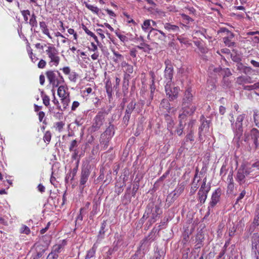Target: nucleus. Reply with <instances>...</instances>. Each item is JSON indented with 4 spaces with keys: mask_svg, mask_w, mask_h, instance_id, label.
Segmentation results:
<instances>
[{
    "mask_svg": "<svg viewBox=\"0 0 259 259\" xmlns=\"http://www.w3.org/2000/svg\"><path fill=\"white\" fill-rule=\"evenodd\" d=\"M259 161L252 164L250 166L241 165L237 170L236 180L242 185L245 182V177L248 176H257L259 174Z\"/></svg>",
    "mask_w": 259,
    "mask_h": 259,
    "instance_id": "obj_1",
    "label": "nucleus"
},
{
    "mask_svg": "<svg viewBox=\"0 0 259 259\" xmlns=\"http://www.w3.org/2000/svg\"><path fill=\"white\" fill-rule=\"evenodd\" d=\"M194 93L191 88H188L185 92L182 102V114H185L186 115H191L196 110L195 104L193 103Z\"/></svg>",
    "mask_w": 259,
    "mask_h": 259,
    "instance_id": "obj_2",
    "label": "nucleus"
},
{
    "mask_svg": "<svg viewBox=\"0 0 259 259\" xmlns=\"http://www.w3.org/2000/svg\"><path fill=\"white\" fill-rule=\"evenodd\" d=\"M47 78L49 83L53 88L59 87L65 82L64 79L60 72L58 70H49L46 72Z\"/></svg>",
    "mask_w": 259,
    "mask_h": 259,
    "instance_id": "obj_3",
    "label": "nucleus"
},
{
    "mask_svg": "<svg viewBox=\"0 0 259 259\" xmlns=\"http://www.w3.org/2000/svg\"><path fill=\"white\" fill-rule=\"evenodd\" d=\"M46 53L50 59V61L49 62L50 66H55L57 67L59 65L60 61L58 50L54 46L51 45L47 47Z\"/></svg>",
    "mask_w": 259,
    "mask_h": 259,
    "instance_id": "obj_4",
    "label": "nucleus"
},
{
    "mask_svg": "<svg viewBox=\"0 0 259 259\" xmlns=\"http://www.w3.org/2000/svg\"><path fill=\"white\" fill-rule=\"evenodd\" d=\"M245 117V114H240L237 116L235 123H232V129L235 134L236 136L238 137V139L240 138L242 134V121L244 120Z\"/></svg>",
    "mask_w": 259,
    "mask_h": 259,
    "instance_id": "obj_5",
    "label": "nucleus"
},
{
    "mask_svg": "<svg viewBox=\"0 0 259 259\" xmlns=\"http://www.w3.org/2000/svg\"><path fill=\"white\" fill-rule=\"evenodd\" d=\"M45 251V247L40 243H35L30 251V259H39Z\"/></svg>",
    "mask_w": 259,
    "mask_h": 259,
    "instance_id": "obj_6",
    "label": "nucleus"
},
{
    "mask_svg": "<svg viewBox=\"0 0 259 259\" xmlns=\"http://www.w3.org/2000/svg\"><path fill=\"white\" fill-rule=\"evenodd\" d=\"M210 190V185H206V178L203 180L202 184L198 191V200L201 203H204L207 198V194Z\"/></svg>",
    "mask_w": 259,
    "mask_h": 259,
    "instance_id": "obj_7",
    "label": "nucleus"
},
{
    "mask_svg": "<svg viewBox=\"0 0 259 259\" xmlns=\"http://www.w3.org/2000/svg\"><path fill=\"white\" fill-rule=\"evenodd\" d=\"M219 33L223 36L224 42L226 46L229 47L234 46L235 43L232 39L234 36L233 33L225 28H221Z\"/></svg>",
    "mask_w": 259,
    "mask_h": 259,
    "instance_id": "obj_8",
    "label": "nucleus"
},
{
    "mask_svg": "<svg viewBox=\"0 0 259 259\" xmlns=\"http://www.w3.org/2000/svg\"><path fill=\"white\" fill-rule=\"evenodd\" d=\"M165 68L164 70V78L166 83H171L173 77L174 68L171 64V62L169 60H166L164 62Z\"/></svg>",
    "mask_w": 259,
    "mask_h": 259,
    "instance_id": "obj_9",
    "label": "nucleus"
},
{
    "mask_svg": "<svg viewBox=\"0 0 259 259\" xmlns=\"http://www.w3.org/2000/svg\"><path fill=\"white\" fill-rule=\"evenodd\" d=\"M258 138L259 131L256 128H253L249 132H245L244 133V141L249 142L250 139L252 140L255 147L258 146Z\"/></svg>",
    "mask_w": 259,
    "mask_h": 259,
    "instance_id": "obj_10",
    "label": "nucleus"
},
{
    "mask_svg": "<svg viewBox=\"0 0 259 259\" xmlns=\"http://www.w3.org/2000/svg\"><path fill=\"white\" fill-rule=\"evenodd\" d=\"M150 210L147 211V215L149 219L148 222L150 223V225H151L152 224L155 223L158 218V215L161 213V211L160 209V208L158 206L156 205L154 207H153L150 212H149Z\"/></svg>",
    "mask_w": 259,
    "mask_h": 259,
    "instance_id": "obj_11",
    "label": "nucleus"
},
{
    "mask_svg": "<svg viewBox=\"0 0 259 259\" xmlns=\"http://www.w3.org/2000/svg\"><path fill=\"white\" fill-rule=\"evenodd\" d=\"M179 90V88L172 86L171 83H166L165 85V92L170 100H174L177 97Z\"/></svg>",
    "mask_w": 259,
    "mask_h": 259,
    "instance_id": "obj_12",
    "label": "nucleus"
},
{
    "mask_svg": "<svg viewBox=\"0 0 259 259\" xmlns=\"http://www.w3.org/2000/svg\"><path fill=\"white\" fill-rule=\"evenodd\" d=\"M105 115L103 112H99L93 120L92 128L94 131L98 130L103 124Z\"/></svg>",
    "mask_w": 259,
    "mask_h": 259,
    "instance_id": "obj_13",
    "label": "nucleus"
},
{
    "mask_svg": "<svg viewBox=\"0 0 259 259\" xmlns=\"http://www.w3.org/2000/svg\"><path fill=\"white\" fill-rule=\"evenodd\" d=\"M148 37H152L154 40H164L166 38V34L162 31L151 29L148 35Z\"/></svg>",
    "mask_w": 259,
    "mask_h": 259,
    "instance_id": "obj_14",
    "label": "nucleus"
},
{
    "mask_svg": "<svg viewBox=\"0 0 259 259\" xmlns=\"http://www.w3.org/2000/svg\"><path fill=\"white\" fill-rule=\"evenodd\" d=\"M150 243L147 238H145L141 241V244L138 250L135 254V256H139V254L141 253L144 255L145 252L148 250Z\"/></svg>",
    "mask_w": 259,
    "mask_h": 259,
    "instance_id": "obj_15",
    "label": "nucleus"
},
{
    "mask_svg": "<svg viewBox=\"0 0 259 259\" xmlns=\"http://www.w3.org/2000/svg\"><path fill=\"white\" fill-rule=\"evenodd\" d=\"M221 192V190L220 188H218L213 192L211 198V201L209 202V206L208 207L209 210H210L211 208H213L220 201Z\"/></svg>",
    "mask_w": 259,
    "mask_h": 259,
    "instance_id": "obj_16",
    "label": "nucleus"
},
{
    "mask_svg": "<svg viewBox=\"0 0 259 259\" xmlns=\"http://www.w3.org/2000/svg\"><path fill=\"white\" fill-rule=\"evenodd\" d=\"M90 175V172L88 169L83 168L82 169L80 179V187L82 189L84 188V185L88 180Z\"/></svg>",
    "mask_w": 259,
    "mask_h": 259,
    "instance_id": "obj_17",
    "label": "nucleus"
},
{
    "mask_svg": "<svg viewBox=\"0 0 259 259\" xmlns=\"http://www.w3.org/2000/svg\"><path fill=\"white\" fill-rule=\"evenodd\" d=\"M251 242L252 251L255 253L256 252H257L259 254V236L254 234L252 237Z\"/></svg>",
    "mask_w": 259,
    "mask_h": 259,
    "instance_id": "obj_18",
    "label": "nucleus"
},
{
    "mask_svg": "<svg viewBox=\"0 0 259 259\" xmlns=\"http://www.w3.org/2000/svg\"><path fill=\"white\" fill-rule=\"evenodd\" d=\"M58 87L57 94L60 99L68 97L69 96V93L68 92L67 87L61 84Z\"/></svg>",
    "mask_w": 259,
    "mask_h": 259,
    "instance_id": "obj_19",
    "label": "nucleus"
},
{
    "mask_svg": "<svg viewBox=\"0 0 259 259\" xmlns=\"http://www.w3.org/2000/svg\"><path fill=\"white\" fill-rule=\"evenodd\" d=\"M114 126L112 125H110L108 126V128H107L104 133L102 135V138L104 136H107L106 138L107 139L106 140V142H108L110 139H111V138L114 135ZM104 142L105 141L103 140V139H101V143Z\"/></svg>",
    "mask_w": 259,
    "mask_h": 259,
    "instance_id": "obj_20",
    "label": "nucleus"
},
{
    "mask_svg": "<svg viewBox=\"0 0 259 259\" xmlns=\"http://www.w3.org/2000/svg\"><path fill=\"white\" fill-rule=\"evenodd\" d=\"M236 83L239 85H243L245 83H251L253 82L252 78L249 76H240L236 78Z\"/></svg>",
    "mask_w": 259,
    "mask_h": 259,
    "instance_id": "obj_21",
    "label": "nucleus"
},
{
    "mask_svg": "<svg viewBox=\"0 0 259 259\" xmlns=\"http://www.w3.org/2000/svg\"><path fill=\"white\" fill-rule=\"evenodd\" d=\"M164 27L169 32L176 33L177 34H178L180 31V28L178 26L172 24L170 23H164Z\"/></svg>",
    "mask_w": 259,
    "mask_h": 259,
    "instance_id": "obj_22",
    "label": "nucleus"
},
{
    "mask_svg": "<svg viewBox=\"0 0 259 259\" xmlns=\"http://www.w3.org/2000/svg\"><path fill=\"white\" fill-rule=\"evenodd\" d=\"M135 106L136 103L133 102H131L128 104L125 110V114L124 116V119L127 120H129L132 112L135 108Z\"/></svg>",
    "mask_w": 259,
    "mask_h": 259,
    "instance_id": "obj_23",
    "label": "nucleus"
},
{
    "mask_svg": "<svg viewBox=\"0 0 259 259\" xmlns=\"http://www.w3.org/2000/svg\"><path fill=\"white\" fill-rule=\"evenodd\" d=\"M186 116L187 115H186L185 114H180L179 115V120H180V122H179L180 128H178L176 131V133L179 136H181L183 134V126H184L183 120H185V119L186 117Z\"/></svg>",
    "mask_w": 259,
    "mask_h": 259,
    "instance_id": "obj_24",
    "label": "nucleus"
},
{
    "mask_svg": "<svg viewBox=\"0 0 259 259\" xmlns=\"http://www.w3.org/2000/svg\"><path fill=\"white\" fill-rule=\"evenodd\" d=\"M200 179H198V173L196 172L194 176L193 181L192 183V186L190 190V194H193L195 193L197 188H198V183Z\"/></svg>",
    "mask_w": 259,
    "mask_h": 259,
    "instance_id": "obj_25",
    "label": "nucleus"
},
{
    "mask_svg": "<svg viewBox=\"0 0 259 259\" xmlns=\"http://www.w3.org/2000/svg\"><path fill=\"white\" fill-rule=\"evenodd\" d=\"M121 66L123 68L124 71L128 75L133 72L134 68L132 65L126 63L125 61H122Z\"/></svg>",
    "mask_w": 259,
    "mask_h": 259,
    "instance_id": "obj_26",
    "label": "nucleus"
},
{
    "mask_svg": "<svg viewBox=\"0 0 259 259\" xmlns=\"http://www.w3.org/2000/svg\"><path fill=\"white\" fill-rule=\"evenodd\" d=\"M84 4L86 8L97 15L99 16L101 13V10L97 6L89 4L87 2H84Z\"/></svg>",
    "mask_w": 259,
    "mask_h": 259,
    "instance_id": "obj_27",
    "label": "nucleus"
},
{
    "mask_svg": "<svg viewBox=\"0 0 259 259\" xmlns=\"http://www.w3.org/2000/svg\"><path fill=\"white\" fill-rule=\"evenodd\" d=\"M142 29L145 32H149L151 29H154L151 27V20H145L142 25Z\"/></svg>",
    "mask_w": 259,
    "mask_h": 259,
    "instance_id": "obj_28",
    "label": "nucleus"
},
{
    "mask_svg": "<svg viewBox=\"0 0 259 259\" xmlns=\"http://www.w3.org/2000/svg\"><path fill=\"white\" fill-rule=\"evenodd\" d=\"M39 26L43 33L47 35L49 38L51 39L52 37L50 34L49 30L47 27L46 22L44 21L40 22Z\"/></svg>",
    "mask_w": 259,
    "mask_h": 259,
    "instance_id": "obj_29",
    "label": "nucleus"
},
{
    "mask_svg": "<svg viewBox=\"0 0 259 259\" xmlns=\"http://www.w3.org/2000/svg\"><path fill=\"white\" fill-rule=\"evenodd\" d=\"M209 129V124L207 121H204L202 122L201 126L199 128V136H201L203 134V132L204 131L205 132L208 131Z\"/></svg>",
    "mask_w": 259,
    "mask_h": 259,
    "instance_id": "obj_30",
    "label": "nucleus"
},
{
    "mask_svg": "<svg viewBox=\"0 0 259 259\" xmlns=\"http://www.w3.org/2000/svg\"><path fill=\"white\" fill-rule=\"evenodd\" d=\"M114 57L112 58L113 61L115 63H117L119 62L122 61L123 60V56L119 54L117 52L112 51Z\"/></svg>",
    "mask_w": 259,
    "mask_h": 259,
    "instance_id": "obj_31",
    "label": "nucleus"
},
{
    "mask_svg": "<svg viewBox=\"0 0 259 259\" xmlns=\"http://www.w3.org/2000/svg\"><path fill=\"white\" fill-rule=\"evenodd\" d=\"M97 248V246L96 245V244H94L93 245V247H92V248H91L88 251L87 254L85 256V258L89 259V258L93 257L95 255Z\"/></svg>",
    "mask_w": 259,
    "mask_h": 259,
    "instance_id": "obj_32",
    "label": "nucleus"
},
{
    "mask_svg": "<svg viewBox=\"0 0 259 259\" xmlns=\"http://www.w3.org/2000/svg\"><path fill=\"white\" fill-rule=\"evenodd\" d=\"M66 241L63 240L61 244H58L54 246L53 249L55 252L59 253L61 252L63 247L65 245Z\"/></svg>",
    "mask_w": 259,
    "mask_h": 259,
    "instance_id": "obj_33",
    "label": "nucleus"
},
{
    "mask_svg": "<svg viewBox=\"0 0 259 259\" xmlns=\"http://www.w3.org/2000/svg\"><path fill=\"white\" fill-rule=\"evenodd\" d=\"M60 100L63 105V110L66 109L70 102V96L62 98Z\"/></svg>",
    "mask_w": 259,
    "mask_h": 259,
    "instance_id": "obj_34",
    "label": "nucleus"
},
{
    "mask_svg": "<svg viewBox=\"0 0 259 259\" xmlns=\"http://www.w3.org/2000/svg\"><path fill=\"white\" fill-rule=\"evenodd\" d=\"M65 125V123L62 121L57 122L55 123L54 127L56 131L61 132Z\"/></svg>",
    "mask_w": 259,
    "mask_h": 259,
    "instance_id": "obj_35",
    "label": "nucleus"
},
{
    "mask_svg": "<svg viewBox=\"0 0 259 259\" xmlns=\"http://www.w3.org/2000/svg\"><path fill=\"white\" fill-rule=\"evenodd\" d=\"M253 119L255 125L259 127V111L257 110L253 111Z\"/></svg>",
    "mask_w": 259,
    "mask_h": 259,
    "instance_id": "obj_36",
    "label": "nucleus"
},
{
    "mask_svg": "<svg viewBox=\"0 0 259 259\" xmlns=\"http://www.w3.org/2000/svg\"><path fill=\"white\" fill-rule=\"evenodd\" d=\"M29 23L32 27L35 28L37 26V23L36 19V16L34 14L32 15L31 18L29 20Z\"/></svg>",
    "mask_w": 259,
    "mask_h": 259,
    "instance_id": "obj_37",
    "label": "nucleus"
},
{
    "mask_svg": "<svg viewBox=\"0 0 259 259\" xmlns=\"http://www.w3.org/2000/svg\"><path fill=\"white\" fill-rule=\"evenodd\" d=\"M78 76V75L77 73L72 71L68 75V78L71 82H75Z\"/></svg>",
    "mask_w": 259,
    "mask_h": 259,
    "instance_id": "obj_38",
    "label": "nucleus"
},
{
    "mask_svg": "<svg viewBox=\"0 0 259 259\" xmlns=\"http://www.w3.org/2000/svg\"><path fill=\"white\" fill-rule=\"evenodd\" d=\"M98 210H99V205L97 204V203L96 202L95 204H94V205L93 206V210L91 212L90 217H93L96 214H97Z\"/></svg>",
    "mask_w": 259,
    "mask_h": 259,
    "instance_id": "obj_39",
    "label": "nucleus"
},
{
    "mask_svg": "<svg viewBox=\"0 0 259 259\" xmlns=\"http://www.w3.org/2000/svg\"><path fill=\"white\" fill-rule=\"evenodd\" d=\"M181 15L183 19V21L186 24H188L190 22L193 21V19L190 17L186 14H182Z\"/></svg>",
    "mask_w": 259,
    "mask_h": 259,
    "instance_id": "obj_40",
    "label": "nucleus"
},
{
    "mask_svg": "<svg viewBox=\"0 0 259 259\" xmlns=\"http://www.w3.org/2000/svg\"><path fill=\"white\" fill-rule=\"evenodd\" d=\"M20 232L28 235L30 233V230L27 226L23 225L20 228Z\"/></svg>",
    "mask_w": 259,
    "mask_h": 259,
    "instance_id": "obj_41",
    "label": "nucleus"
},
{
    "mask_svg": "<svg viewBox=\"0 0 259 259\" xmlns=\"http://www.w3.org/2000/svg\"><path fill=\"white\" fill-rule=\"evenodd\" d=\"M21 13L23 16L24 21L28 23V16L30 15V11L28 10H23L21 12Z\"/></svg>",
    "mask_w": 259,
    "mask_h": 259,
    "instance_id": "obj_42",
    "label": "nucleus"
},
{
    "mask_svg": "<svg viewBox=\"0 0 259 259\" xmlns=\"http://www.w3.org/2000/svg\"><path fill=\"white\" fill-rule=\"evenodd\" d=\"M183 188L182 187L176 189L172 193L168 195L167 200L171 196V195H173L172 198H174V197L175 196L178 192L180 194L183 191Z\"/></svg>",
    "mask_w": 259,
    "mask_h": 259,
    "instance_id": "obj_43",
    "label": "nucleus"
},
{
    "mask_svg": "<svg viewBox=\"0 0 259 259\" xmlns=\"http://www.w3.org/2000/svg\"><path fill=\"white\" fill-rule=\"evenodd\" d=\"M45 142H49L51 139V134L50 131H47L44 136Z\"/></svg>",
    "mask_w": 259,
    "mask_h": 259,
    "instance_id": "obj_44",
    "label": "nucleus"
},
{
    "mask_svg": "<svg viewBox=\"0 0 259 259\" xmlns=\"http://www.w3.org/2000/svg\"><path fill=\"white\" fill-rule=\"evenodd\" d=\"M186 140L187 142L193 141H194V137H193V133L192 130H190V132L187 135L186 137Z\"/></svg>",
    "mask_w": 259,
    "mask_h": 259,
    "instance_id": "obj_45",
    "label": "nucleus"
},
{
    "mask_svg": "<svg viewBox=\"0 0 259 259\" xmlns=\"http://www.w3.org/2000/svg\"><path fill=\"white\" fill-rule=\"evenodd\" d=\"M77 146V141L76 140H73L70 145L69 147V151H73V150H74V148L76 147Z\"/></svg>",
    "mask_w": 259,
    "mask_h": 259,
    "instance_id": "obj_46",
    "label": "nucleus"
},
{
    "mask_svg": "<svg viewBox=\"0 0 259 259\" xmlns=\"http://www.w3.org/2000/svg\"><path fill=\"white\" fill-rule=\"evenodd\" d=\"M116 35L121 41L125 42L127 41V38L125 35L121 34L117 32H116Z\"/></svg>",
    "mask_w": 259,
    "mask_h": 259,
    "instance_id": "obj_47",
    "label": "nucleus"
},
{
    "mask_svg": "<svg viewBox=\"0 0 259 259\" xmlns=\"http://www.w3.org/2000/svg\"><path fill=\"white\" fill-rule=\"evenodd\" d=\"M42 101H43V103L44 104V105L45 106H48L49 105L50 98H49V96H48L47 95H44L42 97Z\"/></svg>",
    "mask_w": 259,
    "mask_h": 259,
    "instance_id": "obj_48",
    "label": "nucleus"
},
{
    "mask_svg": "<svg viewBox=\"0 0 259 259\" xmlns=\"http://www.w3.org/2000/svg\"><path fill=\"white\" fill-rule=\"evenodd\" d=\"M54 96H55L54 93L53 94ZM52 102L53 103L57 106V108L59 110L62 111L63 110L61 109V106L60 105L59 102L58 100L54 97V99Z\"/></svg>",
    "mask_w": 259,
    "mask_h": 259,
    "instance_id": "obj_49",
    "label": "nucleus"
},
{
    "mask_svg": "<svg viewBox=\"0 0 259 259\" xmlns=\"http://www.w3.org/2000/svg\"><path fill=\"white\" fill-rule=\"evenodd\" d=\"M60 70H62L65 75H68L71 72V69L68 66L64 67L63 68L60 69Z\"/></svg>",
    "mask_w": 259,
    "mask_h": 259,
    "instance_id": "obj_50",
    "label": "nucleus"
},
{
    "mask_svg": "<svg viewBox=\"0 0 259 259\" xmlns=\"http://www.w3.org/2000/svg\"><path fill=\"white\" fill-rule=\"evenodd\" d=\"M29 56L31 61L33 63H35L38 60V58L35 56V55H33L32 52L31 51L30 53H29Z\"/></svg>",
    "mask_w": 259,
    "mask_h": 259,
    "instance_id": "obj_51",
    "label": "nucleus"
},
{
    "mask_svg": "<svg viewBox=\"0 0 259 259\" xmlns=\"http://www.w3.org/2000/svg\"><path fill=\"white\" fill-rule=\"evenodd\" d=\"M46 62L43 59H41L37 64L38 67L41 69L44 68L46 67Z\"/></svg>",
    "mask_w": 259,
    "mask_h": 259,
    "instance_id": "obj_52",
    "label": "nucleus"
},
{
    "mask_svg": "<svg viewBox=\"0 0 259 259\" xmlns=\"http://www.w3.org/2000/svg\"><path fill=\"white\" fill-rule=\"evenodd\" d=\"M82 28L83 30L84 31V32L88 35H89L91 37H93V36L95 34L93 32H92V31H91L90 30H89L85 25H83Z\"/></svg>",
    "mask_w": 259,
    "mask_h": 259,
    "instance_id": "obj_53",
    "label": "nucleus"
},
{
    "mask_svg": "<svg viewBox=\"0 0 259 259\" xmlns=\"http://www.w3.org/2000/svg\"><path fill=\"white\" fill-rule=\"evenodd\" d=\"M97 32L98 34L100 35V36L102 38H104L105 37L104 32L106 33L107 34H108V33L107 31H104L102 29L99 28L97 29Z\"/></svg>",
    "mask_w": 259,
    "mask_h": 259,
    "instance_id": "obj_54",
    "label": "nucleus"
},
{
    "mask_svg": "<svg viewBox=\"0 0 259 259\" xmlns=\"http://www.w3.org/2000/svg\"><path fill=\"white\" fill-rule=\"evenodd\" d=\"M90 205V203L88 202L85 203V206L83 208H80V211L81 212H85L87 213L88 209L89 208V206Z\"/></svg>",
    "mask_w": 259,
    "mask_h": 259,
    "instance_id": "obj_55",
    "label": "nucleus"
},
{
    "mask_svg": "<svg viewBox=\"0 0 259 259\" xmlns=\"http://www.w3.org/2000/svg\"><path fill=\"white\" fill-rule=\"evenodd\" d=\"M253 224L255 226L259 225V215H258V214L255 215V217L253 219Z\"/></svg>",
    "mask_w": 259,
    "mask_h": 259,
    "instance_id": "obj_56",
    "label": "nucleus"
},
{
    "mask_svg": "<svg viewBox=\"0 0 259 259\" xmlns=\"http://www.w3.org/2000/svg\"><path fill=\"white\" fill-rule=\"evenodd\" d=\"M79 103L78 101H74L71 106V110L74 111L79 106Z\"/></svg>",
    "mask_w": 259,
    "mask_h": 259,
    "instance_id": "obj_57",
    "label": "nucleus"
},
{
    "mask_svg": "<svg viewBox=\"0 0 259 259\" xmlns=\"http://www.w3.org/2000/svg\"><path fill=\"white\" fill-rule=\"evenodd\" d=\"M98 25L99 26H100V27L105 26L107 28H108V29H109L111 31H114V29L113 28V27H112L111 26V25L107 23H105L104 24H99Z\"/></svg>",
    "mask_w": 259,
    "mask_h": 259,
    "instance_id": "obj_58",
    "label": "nucleus"
},
{
    "mask_svg": "<svg viewBox=\"0 0 259 259\" xmlns=\"http://www.w3.org/2000/svg\"><path fill=\"white\" fill-rule=\"evenodd\" d=\"M92 91H93L92 89L90 87H89V88H86L85 89V90H83V92L85 95L87 96L89 94H91L92 92Z\"/></svg>",
    "mask_w": 259,
    "mask_h": 259,
    "instance_id": "obj_59",
    "label": "nucleus"
},
{
    "mask_svg": "<svg viewBox=\"0 0 259 259\" xmlns=\"http://www.w3.org/2000/svg\"><path fill=\"white\" fill-rule=\"evenodd\" d=\"M177 39L179 40V41L181 43H183V44H186L188 43V40L185 39L184 38H183L181 36H180V35L178 36H177Z\"/></svg>",
    "mask_w": 259,
    "mask_h": 259,
    "instance_id": "obj_60",
    "label": "nucleus"
},
{
    "mask_svg": "<svg viewBox=\"0 0 259 259\" xmlns=\"http://www.w3.org/2000/svg\"><path fill=\"white\" fill-rule=\"evenodd\" d=\"M227 181H228V183H234V180L233 178V172H230L228 176Z\"/></svg>",
    "mask_w": 259,
    "mask_h": 259,
    "instance_id": "obj_61",
    "label": "nucleus"
},
{
    "mask_svg": "<svg viewBox=\"0 0 259 259\" xmlns=\"http://www.w3.org/2000/svg\"><path fill=\"white\" fill-rule=\"evenodd\" d=\"M126 18H127V20H126V22L128 23H133L134 25H136V22H135V21L130 17V15L126 14L125 15Z\"/></svg>",
    "mask_w": 259,
    "mask_h": 259,
    "instance_id": "obj_62",
    "label": "nucleus"
},
{
    "mask_svg": "<svg viewBox=\"0 0 259 259\" xmlns=\"http://www.w3.org/2000/svg\"><path fill=\"white\" fill-rule=\"evenodd\" d=\"M245 194H246L245 191V190H243L241 192V193L239 194V196H238V197L237 198V201H239V200L242 199L244 197Z\"/></svg>",
    "mask_w": 259,
    "mask_h": 259,
    "instance_id": "obj_63",
    "label": "nucleus"
},
{
    "mask_svg": "<svg viewBox=\"0 0 259 259\" xmlns=\"http://www.w3.org/2000/svg\"><path fill=\"white\" fill-rule=\"evenodd\" d=\"M47 259H57V257L54 253H51L48 255Z\"/></svg>",
    "mask_w": 259,
    "mask_h": 259,
    "instance_id": "obj_64",
    "label": "nucleus"
}]
</instances>
